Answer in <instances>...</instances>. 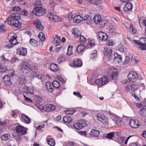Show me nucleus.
Wrapping results in <instances>:
<instances>
[{
  "instance_id": "obj_1",
  "label": "nucleus",
  "mask_w": 146,
  "mask_h": 146,
  "mask_svg": "<svg viewBox=\"0 0 146 146\" xmlns=\"http://www.w3.org/2000/svg\"><path fill=\"white\" fill-rule=\"evenodd\" d=\"M20 15L21 14L19 13H13L7 19V23L11 26L20 28L21 26V23L19 20L21 18Z\"/></svg>"
},
{
  "instance_id": "obj_2",
  "label": "nucleus",
  "mask_w": 146,
  "mask_h": 146,
  "mask_svg": "<svg viewBox=\"0 0 146 146\" xmlns=\"http://www.w3.org/2000/svg\"><path fill=\"white\" fill-rule=\"evenodd\" d=\"M32 13L36 16L40 17L45 15L46 13V11L44 8L41 7H35Z\"/></svg>"
},
{
  "instance_id": "obj_3",
  "label": "nucleus",
  "mask_w": 146,
  "mask_h": 146,
  "mask_svg": "<svg viewBox=\"0 0 146 146\" xmlns=\"http://www.w3.org/2000/svg\"><path fill=\"white\" fill-rule=\"evenodd\" d=\"M107 72L108 75L112 80L116 78L118 75L117 69L112 67L109 68Z\"/></svg>"
},
{
  "instance_id": "obj_4",
  "label": "nucleus",
  "mask_w": 146,
  "mask_h": 146,
  "mask_svg": "<svg viewBox=\"0 0 146 146\" xmlns=\"http://www.w3.org/2000/svg\"><path fill=\"white\" fill-rule=\"evenodd\" d=\"M73 126L76 129L81 130L87 126L86 122L84 119H82L78 121V123L74 124Z\"/></svg>"
},
{
  "instance_id": "obj_5",
  "label": "nucleus",
  "mask_w": 146,
  "mask_h": 146,
  "mask_svg": "<svg viewBox=\"0 0 146 146\" xmlns=\"http://www.w3.org/2000/svg\"><path fill=\"white\" fill-rule=\"evenodd\" d=\"M16 38V35L13 33H10L8 36V40L12 45H15L18 43Z\"/></svg>"
},
{
  "instance_id": "obj_6",
  "label": "nucleus",
  "mask_w": 146,
  "mask_h": 146,
  "mask_svg": "<svg viewBox=\"0 0 146 146\" xmlns=\"http://www.w3.org/2000/svg\"><path fill=\"white\" fill-rule=\"evenodd\" d=\"M21 70L25 74L29 73L31 71V66L29 64L24 62L21 65Z\"/></svg>"
},
{
  "instance_id": "obj_7",
  "label": "nucleus",
  "mask_w": 146,
  "mask_h": 146,
  "mask_svg": "<svg viewBox=\"0 0 146 146\" xmlns=\"http://www.w3.org/2000/svg\"><path fill=\"white\" fill-rule=\"evenodd\" d=\"M127 77L129 81L131 82H135L138 78V75L137 73L133 71L130 72Z\"/></svg>"
},
{
  "instance_id": "obj_8",
  "label": "nucleus",
  "mask_w": 146,
  "mask_h": 146,
  "mask_svg": "<svg viewBox=\"0 0 146 146\" xmlns=\"http://www.w3.org/2000/svg\"><path fill=\"white\" fill-rule=\"evenodd\" d=\"M96 116L98 120L101 122L104 125L107 124L108 119L103 113H99L97 114Z\"/></svg>"
},
{
  "instance_id": "obj_9",
  "label": "nucleus",
  "mask_w": 146,
  "mask_h": 146,
  "mask_svg": "<svg viewBox=\"0 0 146 146\" xmlns=\"http://www.w3.org/2000/svg\"><path fill=\"white\" fill-rule=\"evenodd\" d=\"M130 126L133 128H137L140 126L139 121L137 119H131L129 122Z\"/></svg>"
},
{
  "instance_id": "obj_10",
  "label": "nucleus",
  "mask_w": 146,
  "mask_h": 146,
  "mask_svg": "<svg viewBox=\"0 0 146 146\" xmlns=\"http://www.w3.org/2000/svg\"><path fill=\"white\" fill-rule=\"evenodd\" d=\"M16 132L17 133L20 135H23L27 133V130L21 125L17 126L16 128Z\"/></svg>"
},
{
  "instance_id": "obj_11",
  "label": "nucleus",
  "mask_w": 146,
  "mask_h": 146,
  "mask_svg": "<svg viewBox=\"0 0 146 146\" xmlns=\"http://www.w3.org/2000/svg\"><path fill=\"white\" fill-rule=\"evenodd\" d=\"M97 36L100 40L106 41L107 40L108 38V35L102 31L98 33Z\"/></svg>"
},
{
  "instance_id": "obj_12",
  "label": "nucleus",
  "mask_w": 146,
  "mask_h": 146,
  "mask_svg": "<svg viewBox=\"0 0 146 146\" xmlns=\"http://www.w3.org/2000/svg\"><path fill=\"white\" fill-rule=\"evenodd\" d=\"M138 88V86L134 83L129 84L125 88V90L128 92L130 90L135 91Z\"/></svg>"
},
{
  "instance_id": "obj_13",
  "label": "nucleus",
  "mask_w": 146,
  "mask_h": 146,
  "mask_svg": "<svg viewBox=\"0 0 146 146\" xmlns=\"http://www.w3.org/2000/svg\"><path fill=\"white\" fill-rule=\"evenodd\" d=\"M55 109V106L51 104L46 105L43 107V109L47 111H52L54 110Z\"/></svg>"
},
{
  "instance_id": "obj_14",
  "label": "nucleus",
  "mask_w": 146,
  "mask_h": 146,
  "mask_svg": "<svg viewBox=\"0 0 146 146\" xmlns=\"http://www.w3.org/2000/svg\"><path fill=\"white\" fill-rule=\"evenodd\" d=\"M133 42L138 45L141 44H146V38L144 37L140 38L139 41L133 40Z\"/></svg>"
},
{
  "instance_id": "obj_15",
  "label": "nucleus",
  "mask_w": 146,
  "mask_h": 146,
  "mask_svg": "<svg viewBox=\"0 0 146 146\" xmlns=\"http://www.w3.org/2000/svg\"><path fill=\"white\" fill-rule=\"evenodd\" d=\"M17 52L18 54L23 56H26L27 54V49L24 47H21L17 49Z\"/></svg>"
},
{
  "instance_id": "obj_16",
  "label": "nucleus",
  "mask_w": 146,
  "mask_h": 146,
  "mask_svg": "<svg viewBox=\"0 0 146 146\" xmlns=\"http://www.w3.org/2000/svg\"><path fill=\"white\" fill-rule=\"evenodd\" d=\"M47 17L50 19L51 21L53 22H56L58 21H60L61 20H58V17L54 15V14L51 13H49L47 15Z\"/></svg>"
},
{
  "instance_id": "obj_17",
  "label": "nucleus",
  "mask_w": 146,
  "mask_h": 146,
  "mask_svg": "<svg viewBox=\"0 0 146 146\" xmlns=\"http://www.w3.org/2000/svg\"><path fill=\"white\" fill-rule=\"evenodd\" d=\"M3 81L6 85L8 86L10 85L11 83L10 81V77L7 75H5L3 77Z\"/></svg>"
},
{
  "instance_id": "obj_18",
  "label": "nucleus",
  "mask_w": 146,
  "mask_h": 146,
  "mask_svg": "<svg viewBox=\"0 0 146 146\" xmlns=\"http://www.w3.org/2000/svg\"><path fill=\"white\" fill-rule=\"evenodd\" d=\"M72 31L76 38H79L81 35L80 31L77 28H73Z\"/></svg>"
},
{
  "instance_id": "obj_19",
  "label": "nucleus",
  "mask_w": 146,
  "mask_h": 146,
  "mask_svg": "<svg viewBox=\"0 0 146 146\" xmlns=\"http://www.w3.org/2000/svg\"><path fill=\"white\" fill-rule=\"evenodd\" d=\"M50 68V70L54 72L57 71L59 70V68L58 65L53 62L51 63Z\"/></svg>"
},
{
  "instance_id": "obj_20",
  "label": "nucleus",
  "mask_w": 146,
  "mask_h": 146,
  "mask_svg": "<svg viewBox=\"0 0 146 146\" xmlns=\"http://www.w3.org/2000/svg\"><path fill=\"white\" fill-rule=\"evenodd\" d=\"M34 25L36 28L39 30H41L43 29V27L41 24L40 21L38 20H36L34 23Z\"/></svg>"
},
{
  "instance_id": "obj_21",
  "label": "nucleus",
  "mask_w": 146,
  "mask_h": 146,
  "mask_svg": "<svg viewBox=\"0 0 146 146\" xmlns=\"http://www.w3.org/2000/svg\"><path fill=\"white\" fill-rule=\"evenodd\" d=\"M89 42L86 46L87 48H91L93 47L95 45V43L94 40L92 38H89L88 39Z\"/></svg>"
},
{
  "instance_id": "obj_22",
  "label": "nucleus",
  "mask_w": 146,
  "mask_h": 146,
  "mask_svg": "<svg viewBox=\"0 0 146 146\" xmlns=\"http://www.w3.org/2000/svg\"><path fill=\"white\" fill-rule=\"evenodd\" d=\"M45 86L48 92L52 93L54 89L52 86L51 84L49 82H47L45 83Z\"/></svg>"
},
{
  "instance_id": "obj_23",
  "label": "nucleus",
  "mask_w": 146,
  "mask_h": 146,
  "mask_svg": "<svg viewBox=\"0 0 146 146\" xmlns=\"http://www.w3.org/2000/svg\"><path fill=\"white\" fill-rule=\"evenodd\" d=\"M105 49V50L104 52V55L108 57H111L112 53V50L110 48H107L106 49V48Z\"/></svg>"
},
{
  "instance_id": "obj_24",
  "label": "nucleus",
  "mask_w": 146,
  "mask_h": 146,
  "mask_svg": "<svg viewBox=\"0 0 146 146\" xmlns=\"http://www.w3.org/2000/svg\"><path fill=\"white\" fill-rule=\"evenodd\" d=\"M73 63L74 66L76 67H81L82 65V61L79 59L74 61Z\"/></svg>"
},
{
  "instance_id": "obj_25",
  "label": "nucleus",
  "mask_w": 146,
  "mask_h": 146,
  "mask_svg": "<svg viewBox=\"0 0 146 146\" xmlns=\"http://www.w3.org/2000/svg\"><path fill=\"white\" fill-rule=\"evenodd\" d=\"M133 8L132 4L130 2H128L126 4L124 7V10L126 11L131 10Z\"/></svg>"
},
{
  "instance_id": "obj_26",
  "label": "nucleus",
  "mask_w": 146,
  "mask_h": 146,
  "mask_svg": "<svg viewBox=\"0 0 146 146\" xmlns=\"http://www.w3.org/2000/svg\"><path fill=\"white\" fill-rule=\"evenodd\" d=\"M100 133V132L99 131L94 129H92L90 133V134L92 137H98Z\"/></svg>"
},
{
  "instance_id": "obj_27",
  "label": "nucleus",
  "mask_w": 146,
  "mask_h": 146,
  "mask_svg": "<svg viewBox=\"0 0 146 146\" xmlns=\"http://www.w3.org/2000/svg\"><path fill=\"white\" fill-rule=\"evenodd\" d=\"M26 77L23 76H20L18 79L19 83L21 84H24L26 83Z\"/></svg>"
},
{
  "instance_id": "obj_28",
  "label": "nucleus",
  "mask_w": 146,
  "mask_h": 146,
  "mask_svg": "<svg viewBox=\"0 0 146 146\" xmlns=\"http://www.w3.org/2000/svg\"><path fill=\"white\" fill-rule=\"evenodd\" d=\"M101 19V16L99 14L96 15L93 18L94 22L96 24H99L100 23V22Z\"/></svg>"
},
{
  "instance_id": "obj_29",
  "label": "nucleus",
  "mask_w": 146,
  "mask_h": 146,
  "mask_svg": "<svg viewBox=\"0 0 146 146\" xmlns=\"http://www.w3.org/2000/svg\"><path fill=\"white\" fill-rule=\"evenodd\" d=\"M84 19L85 22L87 24H89L92 21L91 17L88 15L85 16Z\"/></svg>"
},
{
  "instance_id": "obj_30",
  "label": "nucleus",
  "mask_w": 146,
  "mask_h": 146,
  "mask_svg": "<svg viewBox=\"0 0 146 146\" xmlns=\"http://www.w3.org/2000/svg\"><path fill=\"white\" fill-rule=\"evenodd\" d=\"M86 47L84 44H80L77 48L76 51L78 53H79L82 52Z\"/></svg>"
},
{
  "instance_id": "obj_31",
  "label": "nucleus",
  "mask_w": 146,
  "mask_h": 146,
  "mask_svg": "<svg viewBox=\"0 0 146 146\" xmlns=\"http://www.w3.org/2000/svg\"><path fill=\"white\" fill-rule=\"evenodd\" d=\"M82 18L80 15H77L74 17L73 21L75 23H78L80 22Z\"/></svg>"
},
{
  "instance_id": "obj_32",
  "label": "nucleus",
  "mask_w": 146,
  "mask_h": 146,
  "mask_svg": "<svg viewBox=\"0 0 146 146\" xmlns=\"http://www.w3.org/2000/svg\"><path fill=\"white\" fill-rule=\"evenodd\" d=\"M30 44L33 47H36L38 45V42L34 39L31 38L30 40Z\"/></svg>"
},
{
  "instance_id": "obj_33",
  "label": "nucleus",
  "mask_w": 146,
  "mask_h": 146,
  "mask_svg": "<svg viewBox=\"0 0 146 146\" xmlns=\"http://www.w3.org/2000/svg\"><path fill=\"white\" fill-rule=\"evenodd\" d=\"M141 23L144 25L145 27V34L146 35V21L145 19H143L142 18H140L139 20V24L140 27L142 28Z\"/></svg>"
},
{
  "instance_id": "obj_34",
  "label": "nucleus",
  "mask_w": 146,
  "mask_h": 146,
  "mask_svg": "<svg viewBox=\"0 0 146 146\" xmlns=\"http://www.w3.org/2000/svg\"><path fill=\"white\" fill-rule=\"evenodd\" d=\"M23 119L25 121L26 123L27 124L30 123L31 121L30 119L27 115L25 114H23L22 115Z\"/></svg>"
},
{
  "instance_id": "obj_35",
  "label": "nucleus",
  "mask_w": 146,
  "mask_h": 146,
  "mask_svg": "<svg viewBox=\"0 0 146 146\" xmlns=\"http://www.w3.org/2000/svg\"><path fill=\"white\" fill-rule=\"evenodd\" d=\"M89 1L91 4L96 5L102 3V1L101 0H89Z\"/></svg>"
},
{
  "instance_id": "obj_36",
  "label": "nucleus",
  "mask_w": 146,
  "mask_h": 146,
  "mask_svg": "<svg viewBox=\"0 0 146 146\" xmlns=\"http://www.w3.org/2000/svg\"><path fill=\"white\" fill-rule=\"evenodd\" d=\"M63 120L65 123H69L71 122L72 119L70 116H65L63 117Z\"/></svg>"
},
{
  "instance_id": "obj_37",
  "label": "nucleus",
  "mask_w": 146,
  "mask_h": 146,
  "mask_svg": "<svg viewBox=\"0 0 146 146\" xmlns=\"http://www.w3.org/2000/svg\"><path fill=\"white\" fill-rule=\"evenodd\" d=\"M24 89L26 90L25 92L26 93H29L31 94H33V89L32 88L27 87V86H25L24 87Z\"/></svg>"
},
{
  "instance_id": "obj_38",
  "label": "nucleus",
  "mask_w": 146,
  "mask_h": 146,
  "mask_svg": "<svg viewBox=\"0 0 146 146\" xmlns=\"http://www.w3.org/2000/svg\"><path fill=\"white\" fill-rule=\"evenodd\" d=\"M0 72L1 73H3L7 71V69L5 66V65L3 64H0Z\"/></svg>"
},
{
  "instance_id": "obj_39",
  "label": "nucleus",
  "mask_w": 146,
  "mask_h": 146,
  "mask_svg": "<svg viewBox=\"0 0 146 146\" xmlns=\"http://www.w3.org/2000/svg\"><path fill=\"white\" fill-rule=\"evenodd\" d=\"M10 137V136L9 134H6L3 135L1 137V140L5 141L9 139Z\"/></svg>"
},
{
  "instance_id": "obj_40",
  "label": "nucleus",
  "mask_w": 146,
  "mask_h": 146,
  "mask_svg": "<svg viewBox=\"0 0 146 146\" xmlns=\"http://www.w3.org/2000/svg\"><path fill=\"white\" fill-rule=\"evenodd\" d=\"M107 77V76H105L101 79V84L102 85H104L108 83Z\"/></svg>"
},
{
  "instance_id": "obj_41",
  "label": "nucleus",
  "mask_w": 146,
  "mask_h": 146,
  "mask_svg": "<svg viewBox=\"0 0 146 146\" xmlns=\"http://www.w3.org/2000/svg\"><path fill=\"white\" fill-rule=\"evenodd\" d=\"M48 143L50 146H54L55 143L54 139H48Z\"/></svg>"
},
{
  "instance_id": "obj_42",
  "label": "nucleus",
  "mask_w": 146,
  "mask_h": 146,
  "mask_svg": "<svg viewBox=\"0 0 146 146\" xmlns=\"http://www.w3.org/2000/svg\"><path fill=\"white\" fill-rule=\"evenodd\" d=\"M53 87H55L56 88H58L61 87L59 82L56 80H55L52 83Z\"/></svg>"
},
{
  "instance_id": "obj_43",
  "label": "nucleus",
  "mask_w": 146,
  "mask_h": 146,
  "mask_svg": "<svg viewBox=\"0 0 146 146\" xmlns=\"http://www.w3.org/2000/svg\"><path fill=\"white\" fill-rule=\"evenodd\" d=\"M73 46H69L68 48V51L66 53V54L68 56H70L72 54V49L73 48Z\"/></svg>"
},
{
  "instance_id": "obj_44",
  "label": "nucleus",
  "mask_w": 146,
  "mask_h": 146,
  "mask_svg": "<svg viewBox=\"0 0 146 146\" xmlns=\"http://www.w3.org/2000/svg\"><path fill=\"white\" fill-rule=\"evenodd\" d=\"M140 115L143 117L146 116V108H144L141 109L139 111Z\"/></svg>"
},
{
  "instance_id": "obj_45",
  "label": "nucleus",
  "mask_w": 146,
  "mask_h": 146,
  "mask_svg": "<svg viewBox=\"0 0 146 146\" xmlns=\"http://www.w3.org/2000/svg\"><path fill=\"white\" fill-rule=\"evenodd\" d=\"M7 31L6 27L4 25H0V33H5Z\"/></svg>"
},
{
  "instance_id": "obj_46",
  "label": "nucleus",
  "mask_w": 146,
  "mask_h": 146,
  "mask_svg": "<svg viewBox=\"0 0 146 146\" xmlns=\"http://www.w3.org/2000/svg\"><path fill=\"white\" fill-rule=\"evenodd\" d=\"M38 37L40 40L42 42H43L45 39V36L44 34L42 32H40L38 35Z\"/></svg>"
},
{
  "instance_id": "obj_47",
  "label": "nucleus",
  "mask_w": 146,
  "mask_h": 146,
  "mask_svg": "<svg viewBox=\"0 0 146 146\" xmlns=\"http://www.w3.org/2000/svg\"><path fill=\"white\" fill-rule=\"evenodd\" d=\"M113 56L114 57V59H119L121 61H122L121 57L120 55L118 54L117 52H115Z\"/></svg>"
},
{
  "instance_id": "obj_48",
  "label": "nucleus",
  "mask_w": 146,
  "mask_h": 146,
  "mask_svg": "<svg viewBox=\"0 0 146 146\" xmlns=\"http://www.w3.org/2000/svg\"><path fill=\"white\" fill-rule=\"evenodd\" d=\"M115 135V133L114 132H111L107 134L106 137L108 139H111Z\"/></svg>"
},
{
  "instance_id": "obj_49",
  "label": "nucleus",
  "mask_w": 146,
  "mask_h": 146,
  "mask_svg": "<svg viewBox=\"0 0 146 146\" xmlns=\"http://www.w3.org/2000/svg\"><path fill=\"white\" fill-rule=\"evenodd\" d=\"M115 44V42L114 41L112 40H107L106 41V44L108 46H113Z\"/></svg>"
},
{
  "instance_id": "obj_50",
  "label": "nucleus",
  "mask_w": 146,
  "mask_h": 146,
  "mask_svg": "<svg viewBox=\"0 0 146 146\" xmlns=\"http://www.w3.org/2000/svg\"><path fill=\"white\" fill-rule=\"evenodd\" d=\"M66 60V58L63 56H61L58 59V62L59 63L63 62Z\"/></svg>"
},
{
  "instance_id": "obj_51",
  "label": "nucleus",
  "mask_w": 146,
  "mask_h": 146,
  "mask_svg": "<svg viewBox=\"0 0 146 146\" xmlns=\"http://www.w3.org/2000/svg\"><path fill=\"white\" fill-rule=\"evenodd\" d=\"M76 112L75 110H67L65 111V113L67 115H72L74 113Z\"/></svg>"
},
{
  "instance_id": "obj_52",
  "label": "nucleus",
  "mask_w": 146,
  "mask_h": 146,
  "mask_svg": "<svg viewBox=\"0 0 146 146\" xmlns=\"http://www.w3.org/2000/svg\"><path fill=\"white\" fill-rule=\"evenodd\" d=\"M21 11V8L18 6L14 7L12 8L11 11L13 12H18Z\"/></svg>"
},
{
  "instance_id": "obj_53",
  "label": "nucleus",
  "mask_w": 146,
  "mask_h": 146,
  "mask_svg": "<svg viewBox=\"0 0 146 146\" xmlns=\"http://www.w3.org/2000/svg\"><path fill=\"white\" fill-rule=\"evenodd\" d=\"M42 5V3L40 0H36L35 2V7H39Z\"/></svg>"
},
{
  "instance_id": "obj_54",
  "label": "nucleus",
  "mask_w": 146,
  "mask_h": 146,
  "mask_svg": "<svg viewBox=\"0 0 146 146\" xmlns=\"http://www.w3.org/2000/svg\"><path fill=\"white\" fill-rule=\"evenodd\" d=\"M107 23V21L105 20H101L100 21V23L99 24H100V27L101 28H102Z\"/></svg>"
},
{
  "instance_id": "obj_55",
  "label": "nucleus",
  "mask_w": 146,
  "mask_h": 146,
  "mask_svg": "<svg viewBox=\"0 0 146 146\" xmlns=\"http://www.w3.org/2000/svg\"><path fill=\"white\" fill-rule=\"evenodd\" d=\"M125 137H120L117 139V142L121 144L124 141Z\"/></svg>"
},
{
  "instance_id": "obj_56",
  "label": "nucleus",
  "mask_w": 146,
  "mask_h": 146,
  "mask_svg": "<svg viewBox=\"0 0 146 146\" xmlns=\"http://www.w3.org/2000/svg\"><path fill=\"white\" fill-rule=\"evenodd\" d=\"M119 50L121 52H126L127 49L123 46H121L119 49Z\"/></svg>"
},
{
  "instance_id": "obj_57",
  "label": "nucleus",
  "mask_w": 146,
  "mask_h": 146,
  "mask_svg": "<svg viewBox=\"0 0 146 146\" xmlns=\"http://www.w3.org/2000/svg\"><path fill=\"white\" fill-rule=\"evenodd\" d=\"M53 42L54 44L56 46H58L60 44V41L58 40H57L55 38L54 39Z\"/></svg>"
},
{
  "instance_id": "obj_58",
  "label": "nucleus",
  "mask_w": 146,
  "mask_h": 146,
  "mask_svg": "<svg viewBox=\"0 0 146 146\" xmlns=\"http://www.w3.org/2000/svg\"><path fill=\"white\" fill-rule=\"evenodd\" d=\"M139 45L141 46L138 47V48L143 50H146V44H141Z\"/></svg>"
},
{
  "instance_id": "obj_59",
  "label": "nucleus",
  "mask_w": 146,
  "mask_h": 146,
  "mask_svg": "<svg viewBox=\"0 0 146 146\" xmlns=\"http://www.w3.org/2000/svg\"><path fill=\"white\" fill-rule=\"evenodd\" d=\"M80 37L79 39V42H84L86 41V38L83 36L80 35Z\"/></svg>"
},
{
  "instance_id": "obj_60",
  "label": "nucleus",
  "mask_w": 146,
  "mask_h": 146,
  "mask_svg": "<svg viewBox=\"0 0 146 146\" xmlns=\"http://www.w3.org/2000/svg\"><path fill=\"white\" fill-rule=\"evenodd\" d=\"M38 70V68L35 66H32L31 67V71L35 72Z\"/></svg>"
},
{
  "instance_id": "obj_61",
  "label": "nucleus",
  "mask_w": 146,
  "mask_h": 146,
  "mask_svg": "<svg viewBox=\"0 0 146 146\" xmlns=\"http://www.w3.org/2000/svg\"><path fill=\"white\" fill-rule=\"evenodd\" d=\"M129 27L131 29H132V33L134 34L135 33H136V30L135 29H134L133 28V26L132 24H130L129 25Z\"/></svg>"
},
{
  "instance_id": "obj_62",
  "label": "nucleus",
  "mask_w": 146,
  "mask_h": 146,
  "mask_svg": "<svg viewBox=\"0 0 146 146\" xmlns=\"http://www.w3.org/2000/svg\"><path fill=\"white\" fill-rule=\"evenodd\" d=\"M130 61V58L128 56H126L125 58V59L124 62V64H127Z\"/></svg>"
},
{
  "instance_id": "obj_63",
  "label": "nucleus",
  "mask_w": 146,
  "mask_h": 146,
  "mask_svg": "<svg viewBox=\"0 0 146 146\" xmlns=\"http://www.w3.org/2000/svg\"><path fill=\"white\" fill-rule=\"evenodd\" d=\"M73 94L74 95L77 96V97L78 98H82V96L80 94L79 92H73Z\"/></svg>"
},
{
  "instance_id": "obj_64",
  "label": "nucleus",
  "mask_w": 146,
  "mask_h": 146,
  "mask_svg": "<svg viewBox=\"0 0 146 146\" xmlns=\"http://www.w3.org/2000/svg\"><path fill=\"white\" fill-rule=\"evenodd\" d=\"M78 133L82 136H86V133L85 131H78Z\"/></svg>"
}]
</instances>
